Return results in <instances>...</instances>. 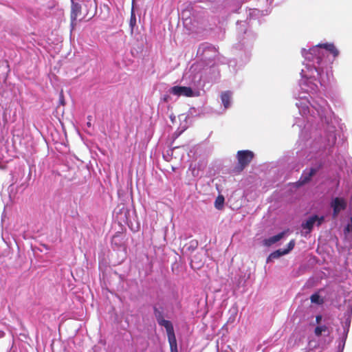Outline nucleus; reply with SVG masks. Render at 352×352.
<instances>
[{
	"instance_id": "1",
	"label": "nucleus",
	"mask_w": 352,
	"mask_h": 352,
	"mask_svg": "<svg viewBox=\"0 0 352 352\" xmlns=\"http://www.w3.org/2000/svg\"><path fill=\"white\" fill-rule=\"evenodd\" d=\"M305 58L304 68L301 69V78L299 81L300 91L295 97L299 113L306 116L307 122L313 123L320 120L327 124V132L324 138L313 142L307 156L308 161H312L311 166L303 170L296 184L302 186L311 180V178L323 166L326 157L333 152L336 142L335 123H338L327 102L321 97L316 96L311 102L308 96L317 94L318 84L324 85L328 80L327 66L338 56L340 52L333 43H319L308 50L302 49Z\"/></svg>"
},
{
	"instance_id": "16",
	"label": "nucleus",
	"mask_w": 352,
	"mask_h": 352,
	"mask_svg": "<svg viewBox=\"0 0 352 352\" xmlns=\"http://www.w3.org/2000/svg\"><path fill=\"white\" fill-rule=\"evenodd\" d=\"M327 331L329 332L328 327L326 325H320V326H317L315 328L314 333L316 336L319 337L322 335V333H325Z\"/></svg>"
},
{
	"instance_id": "15",
	"label": "nucleus",
	"mask_w": 352,
	"mask_h": 352,
	"mask_svg": "<svg viewBox=\"0 0 352 352\" xmlns=\"http://www.w3.org/2000/svg\"><path fill=\"white\" fill-rule=\"evenodd\" d=\"M311 302L314 304L316 305H322L324 303V300L322 298L318 292L313 294L310 297Z\"/></svg>"
},
{
	"instance_id": "11",
	"label": "nucleus",
	"mask_w": 352,
	"mask_h": 352,
	"mask_svg": "<svg viewBox=\"0 0 352 352\" xmlns=\"http://www.w3.org/2000/svg\"><path fill=\"white\" fill-rule=\"evenodd\" d=\"M285 234H286V232L283 231L276 235L269 237L264 240V244L266 246H271L272 245L277 243L280 239H282L285 236Z\"/></svg>"
},
{
	"instance_id": "5",
	"label": "nucleus",
	"mask_w": 352,
	"mask_h": 352,
	"mask_svg": "<svg viewBox=\"0 0 352 352\" xmlns=\"http://www.w3.org/2000/svg\"><path fill=\"white\" fill-rule=\"evenodd\" d=\"M154 315L159 325L166 329L167 337L175 336L174 328L170 321L164 318V310L162 307H158L157 305L153 307Z\"/></svg>"
},
{
	"instance_id": "26",
	"label": "nucleus",
	"mask_w": 352,
	"mask_h": 352,
	"mask_svg": "<svg viewBox=\"0 0 352 352\" xmlns=\"http://www.w3.org/2000/svg\"><path fill=\"white\" fill-rule=\"evenodd\" d=\"M232 61H230V63H229V66H230H230H232Z\"/></svg>"
},
{
	"instance_id": "9",
	"label": "nucleus",
	"mask_w": 352,
	"mask_h": 352,
	"mask_svg": "<svg viewBox=\"0 0 352 352\" xmlns=\"http://www.w3.org/2000/svg\"><path fill=\"white\" fill-rule=\"evenodd\" d=\"M81 12V6L78 3H76L72 1V9H71V21L72 25L76 24L75 21L77 18L80 16Z\"/></svg>"
},
{
	"instance_id": "18",
	"label": "nucleus",
	"mask_w": 352,
	"mask_h": 352,
	"mask_svg": "<svg viewBox=\"0 0 352 352\" xmlns=\"http://www.w3.org/2000/svg\"><path fill=\"white\" fill-rule=\"evenodd\" d=\"M294 246H295V241L294 239H292L287 244V248H284L285 252H287V254L294 249Z\"/></svg>"
},
{
	"instance_id": "21",
	"label": "nucleus",
	"mask_w": 352,
	"mask_h": 352,
	"mask_svg": "<svg viewBox=\"0 0 352 352\" xmlns=\"http://www.w3.org/2000/svg\"><path fill=\"white\" fill-rule=\"evenodd\" d=\"M350 323H351V318L350 316L345 321V324H344V326L343 327V329L344 327H350Z\"/></svg>"
},
{
	"instance_id": "7",
	"label": "nucleus",
	"mask_w": 352,
	"mask_h": 352,
	"mask_svg": "<svg viewBox=\"0 0 352 352\" xmlns=\"http://www.w3.org/2000/svg\"><path fill=\"white\" fill-rule=\"evenodd\" d=\"M324 220V217L323 216L319 217L316 214L312 215L302 223V228L307 230L308 232H310L315 224L320 226Z\"/></svg>"
},
{
	"instance_id": "22",
	"label": "nucleus",
	"mask_w": 352,
	"mask_h": 352,
	"mask_svg": "<svg viewBox=\"0 0 352 352\" xmlns=\"http://www.w3.org/2000/svg\"><path fill=\"white\" fill-rule=\"evenodd\" d=\"M322 320V316L321 315H318L316 316V321L318 324H319L320 322V321Z\"/></svg>"
},
{
	"instance_id": "10",
	"label": "nucleus",
	"mask_w": 352,
	"mask_h": 352,
	"mask_svg": "<svg viewBox=\"0 0 352 352\" xmlns=\"http://www.w3.org/2000/svg\"><path fill=\"white\" fill-rule=\"evenodd\" d=\"M232 94L230 91L222 92L221 94V103L224 109H227L231 107Z\"/></svg>"
},
{
	"instance_id": "25",
	"label": "nucleus",
	"mask_w": 352,
	"mask_h": 352,
	"mask_svg": "<svg viewBox=\"0 0 352 352\" xmlns=\"http://www.w3.org/2000/svg\"><path fill=\"white\" fill-rule=\"evenodd\" d=\"M168 98H169V96L168 95H165L163 98L165 102H168Z\"/></svg>"
},
{
	"instance_id": "20",
	"label": "nucleus",
	"mask_w": 352,
	"mask_h": 352,
	"mask_svg": "<svg viewBox=\"0 0 352 352\" xmlns=\"http://www.w3.org/2000/svg\"><path fill=\"white\" fill-rule=\"evenodd\" d=\"M135 23H136L135 16L133 12H132L131 19H130V25L133 28V25H135Z\"/></svg>"
},
{
	"instance_id": "13",
	"label": "nucleus",
	"mask_w": 352,
	"mask_h": 352,
	"mask_svg": "<svg viewBox=\"0 0 352 352\" xmlns=\"http://www.w3.org/2000/svg\"><path fill=\"white\" fill-rule=\"evenodd\" d=\"M287 254V252H285L284 249H278L272 252L267 258V262H271L274 259H277L282 256Z\"/></svg>"
},
{
	"instance_id": "14",
	"label": "nucleus",
	"mask_w": 352,
	"mask_h": 352,
	"mask_svg": "<svg viewBox=\"0 0 352 352\" xmlns=\"http://www.w3.org/2000/svg\"><path fill=\"white\" fill-rule=\"evenodd\" d=\"M168 340L170 344V352H178L175 335L168 337Z\"/></svg>"
},
{
	"instance_id": "19",
	"label": "nucleus",
	"mask_w": 352,
	"mask_h": 352,
	"mask_svg": "<svg viewBox=\"0 0 352 352\" xmlns=\"http://www.w3.org/2000/svg\"><path fill=\"white\" fill-rule=\"evenodd\" d=\"M259 12H260V11H259L258 10H257V9H254V10H252L250 12V14H249L250 19H253L254 17H255V16H256L257 15H258V14H259Z\"/></svg>"
},
{
	"instance_id": "8",
	"label": "nucleus",
	"mask_w": 352,
	"mask_h": 352,
	"mask_svg": "<svg viewBox=\"0 0 352 352\" xmlns=\"http://www.w3.org/2000/svg\"><path fill=\"white\" fill-rule=\"evenodd\" d=\"M331 207L333 210V216L336 217L341 210L345 208L346 203L342 199L336 197L332 201Z\"/></svg>"
},
{
	"instance_id": "3",
	"label": "nucleus",
	"mask_w": 352,
	"mask_h": 352,
	"mask_svg": "<svg viewBox=\"0 0 352 352\" xmlns=\"http://www.w3.org/2000/svg\"><path fill=\"white\" fill-rule=\"evenodd\" d=\"M197 55L201 58L203 62L206 63V65L204 67L202 62H199L201 64V69L199 73L202 75L208 72V69H211V67L214 66V63L211 65H209L214 61L215 58L218 56L219 52L216 47L212 45L204 43L199 45L197 50ZM195 64H198L196 63Z\"/></svg>"
},
{
	"instance_id": "2",
	"label": "nucleus",
	"mask_w": 352,
	"mask_h": 352,
	"mask_svg": "<svg viewBox=\"0 0 352 352\" xmlns=\"http://www.w3.org/2000/svg\"><path fill=\"white\" fill-rule=\"evenodd\" d=\"M201 64H193L189 71L184 75V78L190 79L189 86H173L168 90V93L177 97H197L200 95V89L204 87L205 80L199 73Z\"/></svg>"
},
{
	"instance_id": "23",
	"label": "nucleus",
	"mask_w": 352,
	"mask_h": 352,
	"mask_svg": "<svg viewBox=\"0 0 352 352\" xmlns=\"http://www.w3.org/2000/svg\"><path fill=\"white\" fill-rule=\"evenodd\" d=\"M87 2L89 3V6L91 7L92 6H96L94 0H88Z\"/></svg>"
},
{
	"instance_id": "17",
	"label": "nucleus",
	"mask_w": 352,
	"mask_h": 352,
	"mask_svg": "<svg viewBox=\"0 0 352 352\" xmlns=\"http://www.w3.org/2000/svg\"><path fill=\"white\" fill-rule=\"evenodd\" d=\"M223 204H224V197L222 195H219L214 201L215 208L218 210H221L223 208Z\"/></svg>"
},
{
	"instance_id": "24",
	"label": "nucleus",
	"mask_w": 352,
	"mask_h": 352,
	"mask_svg": "<svg viewBox=\"0 0 352 352\" xmlns=\"http://www.w3.org/2000/svg\"><path fill=\"white\" fill-rule=\"evenodd\" d=\"M88 118V120H89V122L87 123V125L89 127H90V126H91V116H88V118Z\"/></svg>"
},
{
	"instance_id": "6",
	"label": "nucleus",
	"mask_w": 352,
	"mask_h": 352,
	"mask_svg": "<svg viewBox=\"0 0 352 352\" xmlns=\"http://www.w3.org/2000/svg\"><path fill=\"white\" fill-rule=\"evenodd\" d=\"M254 157V153L250 151H239L237 153V158L240 170H243L248 165Z\"/></svg>"
},
{
	"instance_id": "4",
	"label": "nucleus",
	"mask_w": 352,
	"mask_h": 352,
	"mask_svg": "<svg viewBox=\"0 0 352 352\" xmlns=\"http://www.w3.org/2000/svg\"><path fill=\"white\" fill-rule=\"evenodd\" d=\"M246 22L237 21V30L239 32H242V35H239V43L241 47L252 46L254 41L256 39V35L251 30L246 28Z\"/></svg>"
},
{
	"instance_id": "12",
	"label": "nucleus",
	"mask_w": 352,
	"mask_h": 352,
	"mask_svg": "<svg viewBox=\"0 0 352 352\" xmlns=\"http://www.w3.org/2000/svg\"><path fill=\"white\" fill-rule=\"evenodd\" d=\"M349 333V327L344 328L342 336L338 339V352H343Z\"/></svg>"
}]
</instances>
